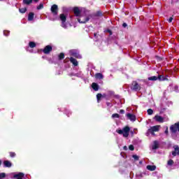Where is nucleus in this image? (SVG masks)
I'll return each mask as SVG.
<instances>
[{"label": "nucleus", "mask_w": 179, "mask_h": 179, "mask_svg": "<svg viewBox=\"0 0 179 179\" xmlns=\"http://www.w3.org/2000/svg\"><path fill=\"white\" fill-rule=\"evenodd\" d=\"M129 131H131V129L128 126H126L122 130H116V132L119 134V135H123L124 138H128V136H129Z\"/></svg>", "instance_id": "nucleus-1"}, {"label": "nucleus", "mask_w": 179, "mask_h": 179, "mask_svg": "<svg viewBox=\"0 0 179 179\" xmlns=\"http://www.w3.org/2000/svg\"><path fill=\"white\" fill-rule=\"evenodd\" d=\"M170 131L172 134H176L178 132H179V122L175 123L174 124H172L170 127Z\"/></svg>", "instance_id": "nucleus-2"}, {"label": "nucleus", "mask_w": 179, "mask_h": 179, "mask_svg": "<svg viewBox=\"0 0 179 179\" xmlns=\"http://www.w3.org/2000/svg\"><path fill=\"white\" fill-rule=\"evenodd\" d=\"M59 19L62 22V27L66 29V24H65V22H66V15H65V14L64 13H62L59 15Z\"/></svg>", "instance_id": "nucleus-3"}, {"label": "nucleus", "mask_w": 179, "mask_h": 179, "mask_svg": "<svg viewBox=\"0 0 179 179\" xmlns=\"http://www.w3.org/2000/svg\"><path fill=\"white\" fill-rule=\"evenodd\" d=\"M50 10L53 16H57L58 15V10H59L58 5L53 4L50 8Z\"/></svg>", "instance_id": "nucleus-4"}, {"label": "nucleus", "mask_w": 179, "mask_h": 179, "mask_svg": "<svg viewBox=\"0 0 179 179\" xmlns=\"http://www.w3.org/2000/svg\"><path fill=\"white\" fill-rule=\"evenodd\" d=\"M148 132L151 134V135L155 136V132H159V126L157 125L151 127L150 129H148Z\"/></svg>", "instance_id": "nucleus-5"}, {"label": "nucleus", "mask_w": 179, "mask_h": 179, "mask_svg": "<svg viewBox=\"0 0 179 179\" xmlns=\"http://www.w3.org/2000/svg\"><path fill=\"white\" fill-rule=\"evenodd\" d=\"M131 90H135L137 92V90H141V85L138 83L136 81H133L131 83Z\"/></svg>", "instance_id": "nucleus-6"}, {"label": "nucleus", "mask_w": 179, "mask_h": 179, "mask_svg": "<svg viewBox=\"0 0 179 179\" xmlns=\"http://www.w3.org/2000/svg\"><path fill=\"white\" fill-rule=\"evenodd\" d=\"M173 149L174 150L172 151V156H173V157H176V156H179V146L177 145H173Z\"/></svg>", "instance_id": "nucleus-7"}, {"label": "nucleus", "mask_w": 179, "mask_h": 179, "mask_svg": "<svg viewBox=\"0 0 179 179\" xmlns=\"http://www.w3.org/2000/svg\"><path fill=\"white\" fill-rule=\"evenodd\" d=\"M51 51H52V46L50 45H46L43 50V52H44L46 55L50 54Z\"/></svg>", "instance_id": "nucleus-8"}, {"label": "nucleus", "mask_w": 179, "mask_h": 179, "mask_svg": "<svg viewBox=\"0 0 179 179\" xmlns=\"http://www.w3.org/2000/svg\"><path fill=\"white\" fill-rule=\"evenodd\" d=\"M126 116L127 117L128 120L132 121L133 122L136 121V116L132 113H127Z\"/></svg>", "instance_id": "nucleus-9"}, {"label": "nucleus", "mask_w": 179, "mask_h": 179, "mask_svg": "<svg viewBox=\"0 0 179 179\" xmlns=\"http://www.w3.org/2000/svg\"><path fill=\"white\" fill-rule=\"evenodd\" d=\"M73 12L75 16H76L77 17H79V16H80V13H82L80 11V10L79 9V7H74L73 8Z\"/></svg>", "instance_id": "nucleus-10"}, {"label": "nucleus", "mask_w": 179, "mask_h": 179, "mask_svg": "<svg viewBox=\"0 0 179 179\" xmlns=\"http://www.w3.org/2000/svg\"><path fill=\"white\" fill-rule=\"evenodd\" d=\"M69 61L74 66H78L79 65V63L78 62V60L76 59L73 58V57L69 58Z\"/></svg>", "instance_id": "nucleus-11"}, {"label": "nucleus", "mask_w": 179, "mask_h": 179, "mask_svg": "<svg viewBox=\"0 0 179 179\" xmlns=\"http://www.w3.org/2000/svg\"><path fill=\"white\" fill-rule=\"evenodd\" d=\"M155 120L157 121V122H164V118L160 115H155Z\"/></svg>", "instance_id": "nucleus-12"}, {"label": "nucleus", "mask_w": 179, "mask_h": 179, "mask_svg": "<svg viewBox=\"0 0 179 179\" xmlns=\"http://www.w3.org/2000/svg\"><path fill=\"white\" fill-rule=\"evenodd\" d=\"M23 177H24V173L22 172H20L17 174L13 176V178L16 179H23Z\"/></svg>", "instance_id": "nucleus-13"}, {"label": "nucleus", "mask_w": 179, "mask_h": 179, "mask_svg": "<svg viewBox=\"0 0 179 179\" xmlns=\"http://www.w3.org/2000/svg\"><path fill=\"white\" fill-rule=\"evenodd\" d=\"M90 20V18L89 17H85L84 20H82L80 18H78V22L79 23H87Z\"/></svg>", "instance_id": "nucleus-14"}, {"label": "nucleus", "mask_w": 179, "mask_h": 179, "mask_svg": "<svg viewBox=\"0 0 179 179\" xmlns=\"http://www.w3.org/2000/svg\"><path fill=\"white\" fill-rule=\"evenodd\" d=\"M152 150H156L157 149H159V141H155L153 142V145L152 146Z\"/></svg>", "instance_id": "nucleus-15"}, {"label": "nucleus", "mask_w": 179, "mask_h": 179, "mask_svg": "<svg viewBox=\"0 0 179 179\" xmlns=\"http://www.w3.org/2000/svg\"><path fill=\"white\" fill-rule=\"evenodd\" d=\"M157 79H158V80H159V82H163L164 80H169V78H167V77L163 76V75H158Z\"/></svg>", "instance_id": "nucleus-16"}, {"label": "nucleus", "mask_w": 179, "mask_h": 179, "mask_svg": "<svg viewBox=\"0 0 179 179\" xmlns=\"http://www.w3.org/2000/svg\"><path fill=\"white\" fill-rule=\"evenodd\" d=\"M101 97H106V94H104L103 95L101 94V93H99L96 94L97 103H100V101L101 100Z\"/></svg>", "instance_id": "nucleus-17"}, {"label": "nucleus", "mask_w": 179, "mask_h": 179, "mask_svg": "<svg viewBox=\"0 0 179 179\" xmlns=\"http://www.w3.org/2000/svg\"><path fill=\"white\" fill-rule=\"evenodd\" d=\"M92 87L93 90H94V92H98L99 87L97 83H93L92 84Z\"/></svg>", "instance_id": "nucleus-18"}, {"label": "nucleus", "mask_w": 179, "mask_h": 179, "mask_svg": "<svg viewBox=\"0 0 179 179\" xmlns=\"http://www.w3.org/2000/svg\"><path fill=\"white\" fill-rule=\"evenodd\" d=\"M4 167H12V162L10 161L6 160L3 162Z\"/></svg>", "instance_id": "nucleus-19"}, {"label": "nucleus", "mask_w": 179, "mask_h": 179, "mask_svg": "<svg viewBox=\"0 0 179 179\" xmlns=\"http://www.w3.org/2000/svg\"><path fill=\"white\" fill-rule=\"evenodd\" d=\"M147 170H149L150 171H155V170H156V166L148 165L147 166Z\"/></svg>", "instance_id": "nucleus-20"}, {"label": "nucleus", "mask_w": 179, "mask_h": 179, "mask_svg": "<svg viewBox=\"0 0 179 179\" xmlns=\"http://www.w3.org/2000/svg\"><path fill=\"white\" fill-rule=\"evenodd\" d=\"M96 79H103L104 76H103V73H96L95 74Z\"/></svg>", "instance_id": "nucleus-21"}, {"label": "nucleus", "mask_w": 179, "mask_h": 179, "mask_svg": "<svg viewBox=\"0 0 179 179\" xmlns=\"http://www.w3.org/2000/svg\"><path fill=\"white\" fill-rule=\"evenodd\" d=\"M34 19V13H29L28 15V20L31 22Z\"/></svg>", "instance_id": "nucleus-22"}, {"label": "nucleus", "mask_w": 179, "mask_h": 179, "mask_svg": "<svg viewBox=\"0 0 179 179\" xmlns=\"http://www.w3.org/2000/svg\"><path fill=\"white\" fill-rule=\"evenodd\" d=\"M71 55H72V57H75V58H81L80 55H79V53H76L75 52H71Z\"/></svg>", "instance_id": "nucleus-23"}, {"label": "nucleus", "mask_w": 179, "mask_h": 179, "mask_svg": "<svg viewBox=\"0 0 179 179\" xmlns=\"http://www.w3.org/2000/svg\"><path fill=\"white\" fill-rule=\"evenodd\" d=\"M64 58H65V54L64 52H61L59 55H58V59L59 61H62V59H64Z\"/></svg>", "instance_id": "nucleus-24"}, {"label": "nucleus", "mask_w": 179, "mask_h": 179, "mask_svg": "<svg viewBox=\"0 0 179 179\" xmlns=\"http://www.w3.org/2000/svg\"><path fill=\"white\" fill-rule=\"evenodd\" d=\"M22 2L24 5H30V3H33V0H22Z\"/></svg>", "instance_id": "nucleus-25"}, {"label": "nucleus", "mask_w": 179, "mask_h": 179, "mask_svg": "<svg viewBox=\"0 0 179 179\" xmlns=\"http://www.w3.org/2000/svg\"><path fill=\"white\" fill-rule=\"evenodd\" d=\"M36 43L35 42H33V41H30L29 43V47H30V48H36Z\"/></svg>", "instance_id": "nucleus-26"}, {"label": "nucleus", "mask_w": 179, "mask_h": 179, "mask_svg": "<svg viewBox=\"0 0 179 179\" xmlns=\"http://www.w3.org/2000/svg\"><path fill=\"white\" fill-rule=\"evenodd\" d=\"M27 11V8L26 7L19 9V12L20 13H26Z\"/></svg>", "instance_id": "nucleus-27"}, {"label": "nucleus", "mask_w": 179, "mask_h": 179, "mask_svg": "<svg viewBox=\"0 0 179 179\" xmlns=\"http://www.w3.org/2000/svg\"><path fill=\"white\" fill-rule=\"evenodd\" d=\"M148 80L156 81L158 80L157 76H151L148 78Z\"/></svg>", "instance_id": "nucleus-28"}, {"label": "nucleus", "mask_w": 179, "mask_h": 179, "mask_svg": "<svg viewBox=\"0 0 179 179\" xmlns=\"http://www.w3.org/2000/svg\"><path fill=\"white\" fill-rule=\"evenodd\" d=\"M44 8V4L43 3H41L39 6L36 7V9L38 10H40V9H43Z\"/></svg>", "instance_id": "nucleus-29"}, {"label": "nucleus", "mask_w": 179, "mask_h": 179, "mask_svg": "<svg viewBox=\"0 0 179 179\" xmlns=\"http://www.w3.org/2000/svg\"><path fill=\"white\" fill-rule=\"evenodd\" d=\"M168 166H173L174 164V161L173 159H169L167 162Z\"/></svg>", "instance_id": "nucleus-30"}, {"label": "nucleus", "mask_w": 179, "mask_h": 179, "mask_svg": "<svg viewBox=\"0 0 179 179\" xmlns=\"http://www.w3.org/2000/svg\"><path fill=\"white\" fill-rule=\"evenodd\" d=\"M112 118H120V115L118 113H113L112 115Z\"/></svg>", "instance_id": "nucleus-31"}, {"label": "nucleus", "mask_w": 179, "mask_h": 179, "mask_svg": "<svg viewBox=\"0 0 179 179\" xmlns=\"http://www.w3.org/2000/svg\"><path fill=\"white\" fill-rule=\"evenodd\" d=\"M95 16H97V17L103 16V13H101V11H97L95 14Z\"/></svg>", "instance_id": "nucleus-32"}, {"label": "nucleus", "mask_w": 179, "mask_h": 179, "mask_svg": "<svg viewBox=\"0 0 179 179\" xmlns=\"http://www.w3.org/2000/svg\"><path fill=\"white\" fill-rule=\"evenodd\" d=\"M132 157H133V159H134V160L136 162H138V160H139V157L138 155H132Z\"/></svg>", "instance_id": "nucleus-33"}, {"label": "nucleus", "mask_w": 179, "mask_h": 179, "mask_svg": "<svg viewBox=\"0 0 179 179\" xmlns=\"http://www.w3.org/2000/svg\"><path fill=\"white\" fill-rule=\"evenodd\" d=\"M5 177H6V173H0V179H3V178H5Z\"/></svg>", "instance_id": "nucleus-34"}, {"label": "nucleus", "mask_w": 179, "mask_h": 179, "mask_svg": "<svg viewBox=\"0 0 179 179\" xmlns=\"http://www.w3.org/2000/svg\"><path fill=\"white\" fill-rule=\"evenodd\" d=\"M147 113H148V115H152V114H153V110L152 109H148L147 110Z\"/></svg>", "instance_id": "nucleus-35"}, {"label": "nucleus", "mask_w": 179, "mask_h": 179, "mask_svg": "<svg viewBox=\"0 0 179 179\" xmlns=\"http://www.w3.org/2000/svg\"><path fill=\"white\" fill-rule=\"evenodd\" d=\"M9 155H10V157H16V153H15L13 152H10Z\"/></svg>", "instance_id": "nucleus-36"}, {"label": "nucleus", "mask_w": 179, "mask_h": 179, "mask_svg": "<svg viewBox=\"0 0 179 179\" xmlns=\"http://www.w3.org/2000/svg\"><path fill=\"white\" fill-rule=\"evenodd\" d=\"M129 150H135V147H134V145H130L129 146Z\"/></svg>", "instance_id": "nucleus-37"}, {"label": "nucleus", "mask_w": 179, "mask_h": 179, "mask_svg": "<svg viewBox=\"0 0 179 179\" xmlns=\"http://www.w3.org/2000/svg\"><path fill=\"white\" fill-rule=\"evenodd\" d=\"M173 16H174V15H173ZM173 16H172V17H170L169 19L168 20L169 23H171V22H173V20L174 19V18L173 17Z\"/></svg>", "instance_id": "nucleus-38"}, {"label": "nucleus", "mask_w": 179, "mask_h": 179, "mask_svg": "<svg viewBox=\"0 0 179 179\" xmlns=\"http://www.w3.org/2000/svg\"><path fill=\"white\" fill-rule=\"evenodd\" d=\"M3 34H4V36H9V31H3Z\"/></svg>", "instance_id": "nucleus-39"}, {"label": "nucleus", "mask_w": 179, "mask_h": 179, "mask_svg": "<svg viewBox=\"0 0 179 179\" xmlns=\"http://www.w3.org/2000/svg\"><path fill=\"white\" fill-rule=\"evenodd\" d=\"M67 62H69V57L66 58V59L64 60V64H67Z\"/></svg>", "instance_id": "nucleus-40"}, {"label": "nucleus", "mask_w": 179, "mask_h": 179, "mask_svg": "<svg viewBox=\"0 0 179 179\" xmlns=\"http://www.w3.org/2000/svg\"><path fill=\"white\" fill-rule=\"evenodd\" d=\"M106 31L109 33L110 36L113 35V31L110 29H107Z\"/></svg>", "instance_id": "nucleus-41"}, {"label": "nucleus", "mask_w": 179, "mask_h": 179, "mask_svg": "<svg viewBox=\"0 0 179 179\" xmlns=\"http://www.w3.org/2000/svg\"><path fill=\"white\" fill-rule=\"evenodd\" d=\"M120 114H125V110L124 109H122L120 110Z\"/></svg>", "instance_id": "nucleus-42"}, {"label": "nucleus", "mask_w": 179, "mask_h": 179, "mask_svg": "<svg viewBox=\"0 0 179 179\" xmlns=\"http://www.w3.org/2000/svg\"><path fill=\"white\" fill-rule=\"evenodd\" d=\"M128 26V24L126 22H124L122 24V27H124L125 29V27H127Z\"/></svg>", "instance_id": "nucleus-43"}, {"label": "nucleus", "mask_w": 179, "mask_h": 179, "mask_svg": "<svg viewBox=\"0 0 179 179\" xmlns=\"http://www.w3.org/2000/svg\"><path fill=\"white\" fill-rule=\"evenodd\" d=\"M165 134L167 135L169 134V129L166 128V129L165 130Z\"/></svg>", "instance_id": "nucleus-44"}, {"label": "nucleus", "mask_w": 179, "mask_h": 179, "mask_svg": "<svg viewBox=\"0 0 179 179\" xmlns=\"http://www.w3.org/2000/svg\"><path fill=\"white\" fill-rule=\"evenodd\" d=\"M124 150H127L128 148L125 145L123 147Z\"/></svg>", "instance_id": "nucleus-45"}, {"label": "nucleus", "mask_w": 179, "mask_h": 179, "mask_svg": "<svg viewBox=\"0 0 179 179\" xmlns=\"http://www.w3.org/2000/svg\"><path fill=\"white\" fill-rule=\"evenodd\" d=\"M110 104H111V103H110V102H107V103H106V106H108V107L110 106Z\"/></svg>", "instance_id": "nucleus-46"}, {"label": "nucleus", "mask_w": 179, "mask_h": 179, "mask_svg": "<svg viewBox=\"0 0 179 179\" xmlns=\"http://www.w3.org/2000/svg\"><path fill=\"white\" fill-rule=\"evenodd\" d=\"M0 166H2V161L0 159Z\"/></svg>", "instance_id": "nucleus-47"}, {"label": "nucleus", "mask_w": 179, "mask_h": 179, "mask_svg": "<svg viewBox=\"0 0 179 179\" xmlns=\"http://www.w3.org/2000/svg\"><path fill=\"white\" fill-rule=\"evenodd\" d=\"M34 2H38V0H34Z\"/></svg>", "instance_id": "nucleus-48"}, {"label": "nucleus", "mask_w": 179, "mask_h": 179, "mask_svg": "<svg viewBox=\"0 0 179 179\" xmlns=\"http://www.w3.org/2000/svg\"><path fill=\"white\" fill-rule=\"evenodd\" d=\"M139 163H140V164H142V161H141Z\"/></svg>", "instance_id": "nucleus-49"}, {"label": "nucleus", "mask_w": 179, "mask_h": 179, "mask_svg": "<svg viewBox=\"0 0 179 179\" xmlns=\"http://www.w3.org/2000/svg\"><path fill=\"white\" fill-rule=\"evenodd\" d=\"M0 1H3V0H0Z\"/></svg>", "instance_id": "nucleus-50"}]
</instances>
